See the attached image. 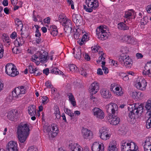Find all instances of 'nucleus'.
Segmentation results:
<instances>
[{"instance_id":"f257e3e1","label":"nucleus","mask_w":151,"mask_h":151,"mask_svg":"<svg viewBox=\"0 0 151 151\" xmlns=\"http://www.w3.org/2000/svg\"><path fill=\"white\" fill-rule=\"evenodd\" d=\"M143 104H129L128 107L129 111L128 115V119L132 123L134 122L136 118L139 117V113L143 111Z\"/></svg>"},{"instance_id":"f03ea898","label":"nucleus","mask_w":151,"mask_h":151,"mask_svg":"<svg viewBox=\"0 0 151 151\" xmlns=\"http://www.w3.org/2000/svg\"><path fill=\"white\" fill-rule=\"evenodd\" d=\"M29 125L26 123H21L19 125L17 130L19 140L21 143L25 141L29 133Z\"/></svg>"},{"instance_id":"7ed1b4c3","label":"nucleus","mask_w":151,"mask_h":151,"mask_svg":"<svg viewBox=\"0 0 151 151\" xmlns=\"http://www.w3.org/2000/svg\"><path fill=\"white\" fill-rule=\"evenodd\" d=\"M107 112H109L111 111L112 114V117L108 119L109 123L111 124L116 125L119 124L120 119L119 117L115 116V114L117 113L118 106L117 104H107L106 106Z\"/></svg>"},{"instance_id":"20e7f679","label":"nucleus","mask_w":151,"mask_h":151,"mask_svg":"<svg viewBox=\"0 0 151 151\" xmlns=\"http://www.w3.org/2000/svg\"><path fill=\"white\" fill-rule=\"evenodd\" d=\"M43 131L49 137H55L58 134L59 129L58 126L55 124L51 125L45 124L43 126Z\"/></svg>"},{"instance_id":"39448f33","label":"nucleus","mask_w":151,"mask_h":151,"mask_svg":"<svg viewBox=\"0 0 151 151\" xmlns=\"http://www.w3.org/2000/svg\"><path fill=\"white\" fill-rule=\"evenodd\" d=\"M136 144L132 140L123 141L122 142V151H139Z\"/></svg>"},{"instance_id":"423d86ee","label":"nucleus","mask_w":151,"mask_h":151,"mask_svg":"<svg viewBox=\"0 0 151 151\" xmlns=\"http://www.w3.org/2000/svg\"><path fill=\"white\" fill-rule=\"evenodd\" d=\"M86 3L87 6L83 5L84 9L87 12L91 13L93 10L97 9L99 6L97 0H86Z\"/></svg>"},{"instance_id":"0eeeda50","label":"nucleus","mask_w":151,"mask_h":151,"mask_svg":"<svg viewBox=\"0 0 151 151\" xmlns=\"http://www.w3.org/2000/svg\"><path fill=\"white\" fill-rule=\"evenodd\" d=\"M5 73L9 76L14 77L19 74V72L15 68V66L12 63L7 64L5 66Z\"/></svg>"},{"instance_id":"6e6552de","label":"nucleus","mask_w":151,"mask_h":151,"mask_svg":"<svg viewBox=\"0 0 151 151\" xmlns=\"http://www.w3.org/2000/svg\"><path fill=\"white\" fill-rule=\"evenodd\" d=\"M106 28L103 26H100L96 29V34L98 38L101 40H104L108 38L109 35L106 32Z\"/></svg>"},{"instance_id":"1a4fd4ad","label":"nucleus","mask_w":151,"mask_h":151,"mask_svg":"<svg viewBox=\"0 0 151 151\" xmlns=\"http://www.w3.org/2000/svg\"><path fill=\"white\" fill-rule=\"evenodd\" d=\"M26 92V88L24 86H18L12 91V96L13 97L19 98L22 97Z\"/></svg>"},{"instance_id":"9d476101","label":"nucleus","mask_w":151,"mask_h":151,"mask_svg":"<svg viewBox=\"0 0 151 151\" xmlns=\"http://www.w3.org/2000/svg\"><path fill=\"white\" fill-rule=\"evenodd\" d=\"M99 134L101 139L104 141H106L111 137V134L109 132L107 128L103 127L99 129Z\"/></svg>"},{"instance_id":"9b49d317","label":"nucleus","mask_w":151,"mask_h":151,"mask_svg":"<svg viewBox=\"0 0 151 151\" xmlns=\"http://www.w3.org/2000/svg\"><path fill=\"white\" fill-rule=\"evenodd\" d=\"M119 59L120 61L122 60L121 62L122 64L123 65V66L127 68H130L132 65V60L127 55L122 54Z\"/></svg>"},{"instance_id":"f8f14e48","label":"nucleus","mask_w":151,"mask_h":151,"mask_svg":"<svg viewBox=\"0 0 151 151\" xmlns=\"http://www.w3.org/2000/svg\"><path fill=\"white\" fill-rule=\"evenodd\" d=\"M62 25L64 26L65 33L67 36L70 35L72 32L73 25L72 22L69 19L66 20L65 22H63Z\"/></svg>"},{"instance_id":"ddd939ff","label":"nucleus","mask_w":151,"mask_h":151,"mask_svg":"<svg viewBox=\"0 0 151 151\" xmlns=\"http://www.w3.org/2000/svg\"><path fill=\"white\" fill-rule=\"evenodd\" d=\"M69 148L71 151H89L88 148L85 147L83 148L77 143H72L69 145Z\"/></svg>"},{"instance_id":"4468645a","label":"nucleus","mask_w":151,"mask_h":151,"mask_svg":"<svg viewBox=\"0 0 151 151\" xmlns=\"http://www.w3.org/2000/svg\"><path fill=\"white\" fill-rule=\"evenodd\" d=\"M147 85V82L144 78H141L136 83L135 86L137 89L142 91H144L146 89Z\"/></svg>"},{"instance_id":"2eb2a0df","label":"nucleus","mask_w":151,"mask_h":151,"mask_svg":"<svg viewBox=\"0 0 151 151\" xmlns=\"http://www.w3.org/2000/svg\"><path fill=\"white\" fill-rule=\"evenodd\" d=\"M92 111L93 115L96 118L102 119L104 117V112L97 107H95L92 109Z\"/></svg>"},{"instance_id":"dca6fc26","label":"nucleus","mask_w":151,"mask_h":151,"mask_svg":"<svg viewBox=\"0 0 151 151\" xmlns=\"http://www.w3.org/2000/svg\"><path fill=\"white\" fill-rule=\"evenodd\" d=\"M81 134L84 139H89L92 137L93 133L88 129L83 128L81 130Z\"/></svg>"},{"instance_id":"f3484780","label":"nucleus","mask_w":151,"mask_h":151,"mask_svg":"<svg viewBox=\"0 0 151 151\" xmlns=\"http://www.w3.org/2000/svg\"><path fill=\"white\" fill-rule=\"evenodd\" d=\"M17 142L15 141H11L6 146V151H17Z\"/></svg>"},{"instance_id":"a211bd4d","label":"nucleus","mask_w":151,"mask_h":151,"mask_svg":"<svg viewBox=\"0 0 151 151\" xmlns=\"http://www.w3.org/2000/svg\"><path fill=\"white\" fill-rule=\"evenodd\" d=\"M92 151H104V144L101 142H95L92 145Z\"/></svg>"},{"instance_id":"6ab92c4d","label":"nucleus","mask_w":151,"mask_h":151,"mask_svg":"<svg viewBox=\"0 0 151 151\" xmlns=\"http://www.w3.org/2000/svg\"><path fill=\"white\" fill-rule=\"evenodd\" d=\"M18 114L17 110L12 109L8 111L5 115L7 118L11 121H14L16 118V115Z\"/></svg>"},{"instance_id":"aec40b11","label":"nucleus","mask_w":151,"mask_h":151,"mask_svg":"<svg viewBox=\"0 0 151 151\" xmlns=\"http://www.w3.org/2000/svg\"><path fill=\"white\" fill-rule=\"evenodd\" d=\"M73 22L76 26H79L83 24V20L81 15L80 14H73L72 16Z\"/></svg>"},{"instance_id":"412c9836","label":"nucleus","mask_w":151,"mask_h":151,"mask_svg":"<svg viewBox=\"0 0 151 151\" xmlns=\"http://www.w3.org/2000/svg\"><path fill=\"white\" fill-rule=\"evenodd\" d=\"M99 84L96 82L93 83L89 88V91L92 95L96 93L99 90Z\"/></svg>"},{"instance_id":"4be33fe9","label":"nucleus","mask_w":151,"mask_h":151,"mask_svg":"<svg viewBox=\"0 0 151 151\" xmlns=\"http://www.w3.org/2000/svg\"><path fill=\"white\" fill-rule=\"evenodd\" d=\"M38 54L39 55V60L41 63H44L47 61V58L48 56V53L47 52L44 51L42 53L41 51H39Z\"/></svg>"},{"instance_id":"5701e85b","label":"nucleus","mask_w":151,"mask_h":151,"mask_svg":"<svg viewBox=\"0 0 151 151\" xmlns=\"http://www.w3.org/2000/svg\"><path fill=\"white\" fill-rule=\"evenodd\" d=\"M117 144L115 141L110 142L107 149V151H118Z\"/></svg>"},{"instance_id":"b1692460","label":"nucleus","mask_w":151,"mask_h":151,"mask_svg":"<svg viewBox=\"0 0 151 151\" xmlns=\"http://www.w3.org/2000/svg\"><path fill=\"white\" fill-rule=\"evenodd\" d=\"M27 112L28 114L31 116H35L36 114V109L34 105H31L28 106Z\"/></svg>"},{"instance_id":"393cba45","label":"nucleus","mask_w":151,"mask_h":151,"mask_svg":"<svg viewBox=\"0 0 151 151\" xmlns=\"http://www.w3.org/2000/svg\"><path fill=\"white\" fill-rule=\"evenodd\" d=\"M100 93L102 96L105 99L110 98L111 97V95L110 92L106 89H103L101 90Z\"/></svg>"},{"instance_id":"a878e982","label":"nucleus","mask_w":151,"mask_h":151,"mask_svg":"<svg viewBox=\"0 0 151 151\" xmlns=\"http://www.w3.org/2000/svg\"><path fill=\"white\" fill-rule=\"evenodd\" d=\"M48 31L50 34L53 36H56L58 33V30L57 27L55 25H52L48 29Z\"/></svg>"},{"instance_id":"bb28decb","label":"nucleus","mask_w":151,"mask_h":151,"mask_svg":"<svg viewBox=\"0 0 151 151\" xmlns=\"http://www.w3.org/2000/svg\"><path fill=\"white\" fill-rule=\"evenodd\" d=\"M89 40V37L87 34H84L82 36L81 40L77 41L80 45L81 46L85 44L86 42Z\"/></svg>"},{"instance_id":"cd10ccee","label":"nucleus","mask_w":151,"mask_h":151,"mask_svg":"<svg viewBox=\"0 0 151 151\" xmlns=\"http://www.w3.org/2000/svg\"><path fill=\"white\" fill-rule=\"evenodd\" d=\"M25 41L24 39L22 37L17 38L14 41V44L17 46L22 45Z\"/></svg>"},{"instance_id":"c85d7f7f","label":"nucleus","mask_w":151,"mask_h":151,"mask_svg":"<svg viewBox=\"0 0 151 151\" xmlns=\"http://www.w3.org/2000/svg\"><path fill=\"white\" fill-rule=\"evenodd\" d=\"M118 28L120 30H125L128 29L129 27L123 22H120L118 24Z\"/></svg>"},{"instance_id":"c756f323","label":"nucleus","mask_w":151,"mask_h":151,"mask_svg":"<svg viewBox=\"0 0 151 151\" xmlns=\"http://www.w3.org/2000/svg\"><path fill=\"white\" fill-rule=\"evenodd\" d=\"M144 148L148 147L151 146V138H149L146 139L142 143Z\"/></svg>"},{"instance_id":"7c9ffc66","label":"nucleus","mask_w":151,"mask_h":151,"mask_svg":"<svg viewBox=\"0 0 151 151\" xmlns=\"http://www.w3.org/2000/svg\"><path fill=\"white\" fill-rule=\"evenodd\" d=\"M15 24L16 25L17 27H21L20 31H22V29L23 27V25L22 22L20 21L19 19L18 18H16L15 19Z\"/></svg>"},{"instance_id":"2f4dec72","label":"nucleus","mask_w":151,"mask_h":151,"mask_svg":"<svg viewBox=\"0 0 151 151\" xmlns=\"http://www.w3.org/2000/svg\"><path fill=\"white\" fill-rule=\"evenodd\" d=\"M82 56H84V55L81 54V49L80 48H78L76 54L75 55V58L77 59L80 60Z\"/></svg>"},{"instance_id":"473e14b6","label":"nucleus","mask_w":151,"mask_h":151,"mask_svg":"<svg viewBox=\"0 0 151 151\" xmlns=\"http://www.w3.org/2000/svg\"><path fill=\"white\" fill-rule=\"evenodd\" d=\"M50 69V73L57 74H61L62 72L56 68H51Z\"/></svg>"},{"instance_id":"72a5a7b5","label":"nucleus","mask_w":151,"mask_h":151,"mask_svg":"<svg viewBox=\"0 0 151 151\" xmlns=\"http://www.w3.org/2000/svg\"><path fill=\"white\" fill-rule=\"evenodd\" d=\"M90 97L91 103H93V104H97L100 103V101L99 99L95 98V97L93 96V95L91 94Z\"/></svg>"},{"instance_id":"f704fd0d","label":"nucleus","mask_w":151,"mask_h":151,"mask_svg":"<svg viewBox=\"0 0 151 151\" xmlns=\"http://www.w3.org/2000/svg\"><path fill=\"white\" fill-rule=\"evenodd\" d=\"M40 101L41 103L42 104H45L48 103L49 99L47 96H43L41 97Z\"/></svg>"},{"instance_id":"c9c22d12","label":"nucleus","mask_w":151,"mask_h":151,"mask_svg":"<svg viewBox=\"0 0 151 151\" xmlns=\"http://www.w3.org/2000/svg\"><path fill=\"white\" fill-rule=\"evenodd\" d=\"M134 11L133 9H130L129 10L125 12L124 14V17L127 18H129L132 14V13Z\"/></svg>"},{"instance_id":"e433bc0d","label":"nucleus","mask_w":151,"mask_h":151,"mask_svg":"<svg viewBox=\"0 0 151 151\" xmlns=\"http://www.w3.org/2000/svg\"><path fill=\"white\" fill-rule=\"evenodd\" d=\"M130 94L131 96H132L133 98H139L138 96V95H142V94H141V93L140 92H137L136 91H132L130 93Z\"/></svg>"},{"instance_id":"4c0bfd02","label":"nucleus","mask_w":151,"mask_h":151,"mask_svg":"<svg viewBox=\"0 0 151 151\" xmlns=\"http://www.w3.org/2000/svg\"><path fill=\"white\" fill-rule=\"evenodd\" d=\"M64 111L66 114H68L71 118H73L74 116V113H72L70 110L68 109L67 108H65L64 109Z\"/></svg>"},{"instance_id":"58836bf2","label":"nucleus","mask_w":151,"mask_h":151,"mask_svg":"<svg viewBox=\"0 0 151 151\" xmlns=\"http://www.w3.org/2000/svg\"><path fill=\"white\" fill-rule=\"evenodd\" d=\"M68 98L70 101L71 102V104H75L76 103L75 99L74 98L73 95L72 93H69L68 95Z\"/></svg>"},{"instance_id":"ea45409f","label":"nucleus","mask_w":151,"mask_h":151,"mask_svg":"<svg viewBox=\"0 0 151 151\" xmlns=\"http://www.w3.org/2000/svg\"><path fill=\"white\" fill-rule=\"evenodd\" d=\"M146 127L147 129L151 127V112L150 113V117L146 123Z\"/></svg>"},{"instance_id":"a19ab883","label":"nucleus","mask_w":151,"mask_h":151,"mask_svg":"<svg viewBox=\"0 0 151 151\" xmlns=\"http://www.w3.org/2000/svg\"><path fill=\"white\" fill-rule=\"evenodd\" d=\"M76 32L74 34V37L75 39H79L81 33H79V31H80V29L78 28L76 29Z\"/></svg>"},{"instance_id":"79ce46f5","label":"nucleus","mask_w":151,"mask_h":151,"mask_svg":"<svg viewBox=\"0 0 151 151\" xmlns=\"http://www.w3.org/2000/svg\"><path fill=\"white\" fill-rule=\"evenodd\" d=\"M69 67L70 71L73 72H75L77 70L76 66L74 64L69 65Z\"/></svg>"},{"instance_id":"37998d69","label":"nucleus","mask_w":151,"mask_h":151,"mask_svg":"<svg viewBox=\"0 0 151 151\" xmlns=\"http://www.w3.org/2000/svg\"><path fill=\"white\" fill-rule=\"evenodd\" d=\"M3 47L2 44L0 43V59L3 56L4 49Z\"/></svg>"},{"instance_id":"c03bdc74","label":"nucleus","mask_w":151,"mask_h":151,"mask_svg":"<svg viewBox=\"0 0 151 151\" xmlns=\"http://www.w3.org/2000/svg\"><path fill=\"white\" fill-rule=\"evenodd\" d=\"M79 73L81 74V75L86 77L87 75V74L86 73V70H85L83 68H82L80 69L79 71Z\"/></svg>"},{"instance_id":"a18cd8bd","label":"nucleus","mask_w":151,"mask_h":151,"mask_svg":"<svg viewBox=\"0 0 151 151\" xmlns=\"http://www.w3.org/2000/svg\"><path fill=\"white\" fill-rule=\"evenodd\" d=\"M27 68L28 70H29V72L31 73H33L35 69V68L34 67L30 65H29L27 67Z\"/></svg>"},{"instance_id":"49530a36","label":"nucleus","mask_w":151,"mask_h":151,"mask_svg":"<svg viewBox=\"0 0 151 151\" xmlns=\"http://www.w3.org/2000/svg\"><path fill=\"white\" fill-rule=\"evenodd\" d=\"M104 55V53H102L101 54V55L99 58V60L96 61L97 63H100L102 60H104L105 59V58L103 56Z\"/></svg>"},{"instance_id":"de8ad7c7","label":"nucleus","mask_w":151,"mask_h":151,"mask_svg":"<svg viewBox=\"0 0 151 151\" xmlns=\"http://www.w3.org/2000/svg\"><path fill=\"white\" fill-rule=\"evenodd\" d=\"M128 43L131 44H135L136 43V42L134 40V38L130 37L129 39V40Z\"/></svg>"},{"instance_id":"09e8293b","label":"nucleus","mask_w":151,"mask_h":151,"mask_svg":"<svg viewBox=\"0 0 151 151\" xmlns=\"http://www.w3.org/2000/svg\"><path fill=\"white\" fill-rule=\"evenodd\" d=\"M26 32V31L22 32V31L21 36L24 39L27 38L28 36V34Z\"/></svg>"},{"instance_id":"8fccbe9b","label":"nucleus","mask_w":151,"mask_h":151,"mask_svg":"<svg viewBox=\"0 0 151 151\" xmlns=\"http://www.w3.org/2000/svg\"><path fill=\"white\" fill-rule=\"evenodd\" d=\"M12 51L14 53L18 54L20 52V51L17 47H15L12 49Z\"/></svg>"},{"instance_id":"3c124183","label":"nucleus","mask_w":151,"mask_h":151,"mask_svg":"<svg viewBox=\"0 0 151 151\" xmlns=\"http://www.w3.org/2000/svg\"><path fill=\"white\" fill-rule=\"evenodd\" d=\"M27 151H38V150L36 147L31 146L28 148Z\"/></svg>"},{"instance_id":"603ef678","label":"nucleus","mask_w":151,"mask_h":151,"mask_svg":"<svg viewBox=\"0 0 151 151\" xmlns=\"http://www.w3.org/2000/svg\"><path fill=\"white\" fill-rule=\"evenodd\" d=\"M38 58H39V55L38 54V52H37V53L36 54H35L32 56V61L33 62H34V61H36L35 59H37Z\"/></svg>"},{"instance_id":"864d4df0","label":"nucleus","mask_w":151,"mask_h":151,"mask_svg":"<svg viewBox=\"0 0 151 151\" xmlns=\"http://www.w3.org/2000/svg\"><path fill=\"white\" fill-rule=\"evenodd\" d=\"M58 19L59 20V21L61 22L62 20H63V22H65L66 21V19L64 18V17L62 15H60L58 17Z\"/></svg>"},{"instance_id":"5fc2aeb1","label":"nucleus","mask_w":151,"mask_h":151,"mask_svg":"<svg viewBox=\"0 0 151 151\" xmlns=\"http://www.w3.org/2000/svg\"><path fill=\"white\" fill-rule=\"evenodd\" d=\"M102 70L104 71L105 74H106L108 73L109 70L108 68L105 67L104 66L102 65Z\"/></svg>"},{"instance_id":"6e6d98bb","label":"nucleus","mask_w":151,"mask_h":151,"mask_svg":"<svg viewBox=\"0 0 151 151\" xmlns=\"http://www.w3.org/2000/svg\"><path fill=\"white\" fill-rule=\"evenodd\" d=\"M145 108L148 112H151V104H146Z\"/></svg>"},{"instance_id":"4d7b16f0","label":"nucleus","mask_w":151,"mask_h":151,"mask_svg":"<svg viewBox=\"0 0 151 151\" xmlns=\"http://www.w3.org/2000/svg\"><path fill=\"white\" fill-rule=\"evenodd\" d=\"M130 36L128 35H125L123 37V40L125 42H127L128 43L129 40V39Z\"/></svg>"},{"instance_id":"13d9d810","label":"nucleus","mask_w":151,"mask_h":151,"mask_svg":"<svg viewBox=\"0 0 151 151\" xmlns=\"http://www.w3.org/2000/svg\"><path fill=\"white\" fill-rule=\"evenodd\" d=\"M45 86L47 88H50L52 86V84L49 81H47L45 83Z\"/></svg>"},{"instance_id":"bf43d9fd","label":"nucleus","mask_w":151,"mask_h":151,"mask_svg":"<svg viewBox=\"0 0 151 151\" xmlns=\"http://www.w3.org/2000/svg\"><path fill=\"white\" fill-rule=\"evenodd\" d=\"M33 73L36 76L40 75L41 74L38 71V70L37 68H35Z\"/></svg>"},{"instance_id":"052dcab7","label":"nucleus","mask_w":151,"mask_h":151,"mask_svg":"<svg viewBox=\"0 0 151 151\" xmlns=\"http://www.w3.org/2000/svg\"><path fill=\"white\" fill-rule=\"evenodd\" d=\"M43 73L46 76L48 75L49 73V70L48 68H46L43 70Z\"/></svg>"},{"instance_id":"680f3d73","label":"nucleus","mask_w":151,"mask_h":151,"mask_svg":"<svg viewBox=\"0 0 151 151\" xmlns=\"http://www.w3.org/2000/svg\"><path fill=\"white\" fill-rule=\"evenodd\" d=\"M35 36L37 37H40L41 36V33L39 30H36Z\"/></svg>"},{"instance_id":"e2e57ef3","label":"nucleus","mask_w":151,"mask_h":151,"mask_svg":"<svg viewBox=\"0 0 151 151\" xmlns=\"http://www.w3.org/2000/svg\"><path fill=\"white\" fill-rule=\"evenodd\" d=\"M17 35L16 32H14L11 34L10 37L11 38L14 39L17 37Z\"/></svg>"},{"instance_id":"0e129e2a","label":"nucleus","mask_w":151,"mask_h":151,"mask_svg":"<svg viewBox=\"0 0 151 151\" xmlns=\"http://www.w3.org/2000/svg\"><path fill=\"white\" fill-rule=\"evenodd\" d=\"M136 57L138 59H141L143 58V56L141 53H137L136 54Z\"/></svg>"},{"instance_id":"69168bd1","label":"nucleus","mask_w":151,"mask_h":151,"mask_svg":"<svg viewBox=\"0 0 151 151\" xmlns=\"http://www.w3.org/2000/svg\"><path fill=\"white\" fill-rule=\"evenodd\" d=\"M44 21L45 23L49 24L50 22V18L49 17H48L44 19Z\"/></svg>"},{"instance_id":"338daca9","label":"nucleus","mask_w":151,"mask_h":151,"mask_svg":"<svg viewBox=\"0 0 151 151\" xmlns=\"http://www.w3.org/2000/svg\"><path fill=\"white\" fill-rule=\"evenodd\" d=\"M97 73L98 75H102L103 74V73L102 70L100 68H99L97 70Z\"/></svg>"},{"instance_id":"774afa93","label":"nucleus","mask_w":151,"mask_h":151,"mask_svg":"<svg viewBox=\"0 0 151 151\" xmlns=\"http://www.w3.org/2000/svg\"><path fill=\"white\" fill-rule=\"evenodd\" d=\"M147 11L149 13H151V5H149L147 6Z\"/></svg>"}]
</instances>
